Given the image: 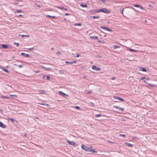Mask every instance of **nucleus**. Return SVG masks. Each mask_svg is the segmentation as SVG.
<instances>
[{
	"mask_svg": "<svg viewBox=\"0 0 157 157\" xmlns=\"http://www.w3.org/2000/svg\"><path fill=\"white\" fill-rule=\"evenodd\" d=\"M137 139V137L135 136H133L132 137V140H136Z\"/></svg>",
	"mask_w": 157,
	"mask_h": 157,
	"instance_id": "nucleus-39",
	"label": "nucleus"
},
{
	"mask_svg": "<svg viewBox=\"0 0 157 157\" xmlns=\"http://www.w3.org/2000/svg\"><path fill=\"white\" fill-rule=\"evenodd\" d=\"M124 10V8H123L121 10V13L122 14H123V11Z\"/></svg>",
	"mask_w": 157,
	"mask_h": 157,
	"instance_id": "nucleus-58",
	"label": "nucleus"
},
{
	"mask_svg": "<svg viewBox=\"0 0 157 157\" xmlns=\"http://www.w3.org/2000/svg\"><path fill=\"white\" fill-rule=\"evenodd\" d=\"M91 68L94 70L97 71H100L101 69L100 68L98 67H96L95 65H93L91 66Z\"/></svg>",
	"mask_w": 157,
	"mask_h": 157,
	"instance_id": "nucleus-3",
	"label": "nucleus"
},
{
	"mask_svg": "<svg viewBox=\"0 0 157 157\" xmlns=\"http://www.w3.org/2000/svg\"><path fill=\"white\" fill-rule=\"evenodd\" d=\"M89 105L92 107H94V104L91 102H89Z\"/></svg>",
	"mask_w": 157,
	"mask_h": 157,
	"instance_id": "nucleus-20",
	"label": "nucleus"
},
{
	"mask_svg": "<svg viewBox=\"0 0 157 157\" xmlns=\"http://www.w3.org/2000/svg\"><path fill=\"white\" fill-rule=\"evenodd\" d=\"M45 92H46L45 91H44L42 90H39V93L38 94H45Z\"/></svg>",
	"mask_w": 157,
	"mask_h": 157,
	"instance_id": "nucleus-18",
	"label": "nucleus"
},
{
	"mask_svg": "<svg viewBox=\"0 0 157 157\" xmlns=\"http://www.w3.org/2000/svg\"><path fill=\"white\" fill-rule=\"evenodd\" d=\"M99 12H101L106 13H110V11L109 10L105 8L101 9H99Z\"/></svg>",
	"mask_w": 157,
	"mask_h": 157,
	"instance_id": "nucleus-2",
	"label": "nucleus"
},
{
	"mask_svg": "<svg viewBox=\"0 0 157 157\" xmlns=\"http://www.w3.org/2000/svg\"><path fill=\"white\" fill-rule=\"evenodd\" d=\"M35 117V118H36V119H39V118H38V117Z\"/></svg>",
	"mask_w": 157,
	"mask_h": 157,
	"instance_id": "nucleus-62",
	"label": "nucleus"
},
{
	"mask_svg": "<svg viewBox=\"0 0 157 157\" xmlns=\"http://www.w3.org/2000/svg\"><path fill=\"white\" fill-rule=\"evenodd\" d=\"M46 75H44L43 76V78L44 79L45 78V77H46Z\"/></svg>",
	"mask_w": 157,
	"mask_h": 157,
	"instance_id": "nucleus-47",
	"label": "nucleus"
},
{
	"mask_svg": "<svg viewBox=\"0 0 157 157\" xmlns=\"http://www.w3.org/2000/svg\"><path fill=\"white\" fill-rule=\"evenodd\" d=\"M100 28L101 29H103L104 30H107L109 32H112L111 29H110L108 27H106L105 26H101Z\"/></svg>",
	"mask_w": 157,
	"mask_h": 157,
	"instance_id": "nucleus-4",
	"label": "nucleus"
},
{
	"mask_svg": "<svg viewBox=\"0 0 157 157\" xmlns=\"http://www.w3.org/2000/svg\"><path fill=\"white\" fill-rule=\"evenodd\" d=\"M51 50H52L54 49V48L53 47H52L51 48Z\"/></svg>",
	"mask_w": 157,
	"mask_h": 157,
	"instance_id": "nucleus-59",
	"label": "nucleus"
},
{
	"mask_svg": "<svg viewBox=\"0 0 157 157\" xmlns=\"http://www.w3.org/2000/svg\"><path fill=\"white\" fill-rule=\"evenodd\" d=\"M13 44L16 45L18 47L19 45V44L18 43H16V42H14L13 43Z\"/></svg>",
	"mask_w": 157,
	"mask_h": 157,
	"instance_id": "nucleus-29",
	"label": "nucleus"
},
{
	"mask_svg": "<svg viewBox=\"0 0 157 157\" xmlns=\"http://www.w3.org/2000/svg\"><path fill=\"white\" fill-rule=\"evenodd\" d=\"M97 41L98 42H100V43H101V40H100V39H97Z\"/></svg>",
	"mask_w": 157,
	"mask_h": 157,
	"instance_id": "nucleus-41",
	"label": "nucleus"
},
{
	"mask_svg": "<svg viewBox=\"0 0 157 157\" xmlns=\"http://www.w3.org/2000/svg\"><path fill=\"white\" fill-rule=\"evenodd\" d=\"M113 107L117 109H119V110L123 111L124 110V109L123 108L119 107L116 105H114Z\"/></svg>",
	"mask_w": 157,
	"mask_h": 157,
	"instance_id": "nucleus-11",
	"label": "nucleus"
},
{
	"mask_svg": "<svg viewBox=\"0 0 157 157\" xmlns=\"http://www.w3.org/2000/svg\"><path fill=\"white\" fill-rule=\"evenodd\" d=\"M86 77V76H83V78H85Z\"/></svg>",
	"mask_w": 157,
	"mask_h": 157,
	"instance_id": "nucleus-57",
	"label": "nucleus"
},
{
	"mask_svg": "<svg viewBox=\"0 0 157 157\" xmlns=\"http://www.w3.org/2000/svg\"><path fill=\"white\" fill-rule=\"evenodd\" d=\"M1 48H3V49H9L10 48L6 44H1Z\"/></svg>",
	"mask_w": 157,
	"mask_h": 157,
	"instance_id": "nucleus-6",
	"label": "nucleus"
},
{
	"mask_svg": "<svg viewBox=\"0 0 157 157\" xmlns=\"http://www.w3.org/2000/svg\"><path fill=\"white\" fill-rule=\"evenodd\" d=\"M139 8H140V9H141L142 10H144V8L143 7L140 6V7H139Z\"/></svg>",
	"mask_w": 157,
	"mask_h": 157,
	"instance_id": "nucleus-44",
	"label": "nucleus"
},
{
	"mask_svg": "<svg viewBox=\"0 0 157 157\" xmlns=\"http://www.w3.org/2000/svg\"><path fill=\"white\" fill-rule=\"evenodd\" d=\"M145 78L144 77H141V80L144 79H145Z\"/></svg>",
	"mask_w": 157,
	"mask_h": 157,
	"instance_id": "nucleus-56",
	"label": "nucleus"
},
{
	"mask_svg": "<svg viewBox=\"0 0 157 157\" xmlns=\"http://www.w3.org/2000/svg\"><path fill=\"white\" fill-rule=\"evenodd\" d=\"M29 50V51H33L34 49V48L33 47L31 48H29L28 49Z\"/></svg>",
	"mask_w": 157,
	"mask_h": 157,
	"instance_id": "nucleus-35",
	"label": "nucleus"
},
{
	"mask_svg": "<svg viewBox=\"0 0 157 157\" xmlns=\"http://www.w3.org/2000/svg\"><path fill=\"white\" fill-rule=\"evenodd\" d=\"M81 147L82 149H83L84 150L86 151L89 152H91L93 153H97V151H96L95 149H94L91 146L87 147L86 146H85L83 144H82L81 146Z\"/></svg>",
	"mask_w": 157,
	"mask_h": 157,
	"instance_id": "nucleus-1",
	"label": "nucleus"
},
{
	"mask_svg": "<svg viewBox=\"0 0 157 157\" xmlns=\"http://www.w3.org/2000/svg\"><path fill=\"white\" fill-rule=\"evenodd\" d=\"M77 62V61H72V64L73 63H76Z\"/></svg>",
	"mask_w": 157,
	"mask_h": 157,
	"instance_id": "nucleus-49",
	"label": "nucleus"
},
{
	"mask_svg": "<svg viewBox=\"0 0 157 157\" xmlns=\"http://www.w3.org/2000/svg\"><path fill=\"white\" fill-rule=\"evenodd\" d=\"M61 52L60 51H57L56 53V54L57 55H59L60 54Z\"/></svg>",
	"mask_w": 157,
	"mask_h": 157,
	"instance_id": "nucleus-33",
	"label": "nucleus"
},
{
	"mask_svg": "<svg viewBox=\"0 0 157 157\" xmlns=\"http://www.w3.org/2000/svg\"><path fill=\"white\" fill-rule=\"evenodd\" d=\"M119 136H123L124 137H125V136L124 134H119Z\"/></svg>",
	"mask_w": 157,
	"mask_h": 157,
	"instance_id": "nucleus-32",
	"label": "nucleus"
},
{
	"mask_svg": "<svg viewBox=\"0 0 157 157\" xmlns=\"http://www.w3.org/2000/svg\"><path fill=\"white\" fill-rule=\"evenodd\" d=\"M96 18L98 19L100 17L99 16H95Z\"/></svg>",
	"mask_w": 157,
	"mask_h": 157,
	"instance_id": "nucleus-52",
	"label": "nucleus"
},
{
	"mask_svg": "<svg viewBox=\"0 0 157 157\" xmlns=\"http://www.w3.org/2000/svg\"><path fill=\"white\" fill-rule=\"evenodd\" d=\"M40 67L42 69H43L45 70H47V71L51 69V68H47V67H45L44 66H41Z\"/></svg>",
	"mask_w": 157,
	"mask_h": 157,
	"instance_id": "nucleus-13",
	"label": "nucleus"
},
{
	"mask_svg": "<svg viewBox=\"0 0 157 157\" xmlns=\"http://www.w3.org/2000/svg\"><path fill=\"white\" fill-rule=\"evenodd\" d=\"M134 6L136 7H140V5H138L135 4L134 5Z\"/></svg>",
	"mask_w": 157,
	"mask_h": 157,
	"instance_id": "nucleus-34",
	"label": "nucleus"
},
{
	"mask_svg": "<svg viewBox=\"0 0 157 157\" xmlns=\"http://www.w3.org/2000/svg\"><path fill=\"white\" fill-rule=\"evenodd\" d=\"M90 37L91 39H98V37L97 36H90Z\"/></svg>",
	"mask_w": 157,
	"mask_h": 157,
	"instance_id": "nucleus-22",
	"label": "nucleus"
},
{
	"mask_svg": "<svg viewBox=\"0 0 157 157\" xmlns=\"http://www.w3.org/2000/svg\"><path fill=\"white\" fill-rule=\"evenodd\" d=\"M0 127L3 128H6V125H5L2 123L1 121H0Z\"/></svg>",
	"mask_w": 157,
	"mask_h": 157,
	"instance_id": "nucleus-12",
	"label": "nucleus"
},
{
	"mask_svg": "<svg viewBox=\"0 0 157 157\" xmlns=\"http://www.w3.org/2000/svg\"><path fill=\"white\" fill-rule=\"evenodd\" d=\"M102 115L101 114H96L95 115V117H102Z\"/></svg>",
	"mask_w": 157,
	"mask_h": 157,
	"instance_id": "nucleus-25",
	"label": "nucleus"
},
{
	"mask_svg": "<svg viewBox=\"0 0 157 157\" xmlns=\"http://www.w3.org/2000/svg\"><path fill=\"white\" fill-rule=\"evenodd\" d=\"M10 120L12 122H14L15 120L14 119H13V118H11L10 119Z\"/></svg>",
	"mask_w": 157,
	"mask_h": 157,
	"instance_id": "nucleus-40",
	"label": "nucleus"
},
{
	"mask_svg": "<svg viewBox=\"0 0 157 157\" xmlns=\"http://www.w3.org/2000/svg\"><path fill=\"white\" fill-rule=\"evenodd\" d=\"M22 16V15L21 14H20L19 15V17H21V16Z\"/></svg>",
	"mask_w": 157,
	"mask_h": 157,
	"instance_id": "nucleus-60",
	"label": "nucleus"
},
{
	"mask_svg": "<svg viewBox=\"0 0 157 157\" xmlns=\"http://www.w3.org/2000/svg\"><path fill=\"white\" fill-rule=\"evenodd\" d=\"M114 79V78H111V79H112V80H113V79Z\"/></svg>",
	"mask_w": 157,
	"mask_h": 157,
	"instance_id": "nucleus-63",
	"label": "nucleus"
},
{
	"mask_svg": "<svg viewBox=\"0 0 157 157\" xmlns=\"http://www.w3.org/2000/svg\"><path fill=\"white\" fill-rule=\"evenodd\" d=\"M59 73L60 74H63L64 73V71L63 70H60L59 71Z\"/></svg>",
	"mask_w": 157,
	"mask_h": 157,
	"instance_id": "nucleus-24",
	"label": "nucleus"
},
{
	"mask_svg": "<svg viewBox=\"0 0 157 157\" xmlns=\"http://www.w3.org/2000/svg\"><path fill=\"white\" fill-rule=\"evenodd\" d=\"M125 144L129 147H132L133 146V145L132 144H131L129 143H125Z\"/></svg>",
	"mask_w": 157,
	"mask_h": 157,
	"instance_id": "nucleus-16",
	"label": "nucleus"
},
{
	"mask_svg": "<svg viewBox=\"0 0 157 157\" xmlns=\"http://www.w3.org/2000/svg\"><path fill=\"white\" fill-rule=\"evenodd\" d=\"M46 16L47 17H50L53 18H56V17L55 16H51L49 15H47Z\"/></svg>",
	"mask_w": 157,
	"mask_h": 157,
	"instance_id": "nucleus-19",
	"label": "nucleus"
},
{
	"mask_svg": "<svg viewBox=\"0 0 157 157\" xmlns=\"http://www.w3.org/2000/svg\"><path fill=\"white\" fill-rule=\"evenodd\" d=\"M10 118H7V120H10Z\"/></svg>",
	"mask_w": 157,
	"mask_h": 157,
	"instance_id": "nucleus-61",
	"label": "nucleus"
},
{
	"mask_svg": "<svg viewBox=\"0 0 157 157\" xmlns=\"http://www.w3.org/2000/svg\"><path fill=\"white\" fill-rule=\"evenodd\" d=\"M22 12V11L21 10H17L15 11V12L16 13H21Z\"/></svg>",
	"mask_w": 157,
	"mask_h": 157,
	"instance_id": "nucleus-28",
	"label": "nucleus"
},
{
	"mask_svg": "<svg viewBox=\"0 0 157 157\" xmlns=\"http://www.w3.org/2000/svg\"><path fill=\"white\" fill-rule=\"evenodd\" d=\"M58 8L59 9H62V10L63 9L64 10H68V9L67 8H64V7H62V6H59V7H58Z\"/></svg>",
	"mask_w": 157,
	"mask_h": 157,
	"instance_id": "nucleus-15",
	"label": "nucleus"
},
{
	"mask_svg": "<svg viewBox=\"0 0 157 157\" xmlns=\"http://www.w3.org/2000/svg\"><path fill=\"white\" fill-rule=\"evenodd\" d=\"M1 97L2 98L8 99L10 98L7 96H5L3 95H2Z\"/></svg>",
	"mask_w": 157,
	"mask_h": 157,
	"instance_id": "nucleus-17",
	"label": "nucleus"
},
{
	"mask_svg": "<svg viewBox=\"0 0 157 157\" xmlns=\"http://www.w3.org/2000/svg\"><path fill=\"white\" fill-rule=\"evenodd\" d=\"M21 36L22 37H29V35H21Z\"/></svg>",
	"mask_w": 157,
	"mask_h": 157,
	"instance_id": "nucleus-27",
	"label": "nucleus"
},
{
	"mask_svg": "<svg viewBox=\"0 0 157 157\" xmlns=\"http://www.w3.org/2000/svg\"><path fill=\"white\" fill-rule=\"evenodd\" d=\"M21 55L22 56H24L25 57H30L29 55L27 54H25L24 53L22 52L21 53Z\"/></svg>",
	"mask_w": 157,
	"mask_h": 157,
	"instance_id": "nucleus-10",
	"label": "nucleus"
},
{
	"mask_svg": "<svg viewBox=\"0 0 157 157\" xmlns=\"http://www.w3.org/2000/svg\"><path fill=\"white\" fill-rule=\"evenodd\" d=\"M79 54H77L76 55V57H79Z\"/></svg>",
	"mask_w": 157,
	"mask_h": 157,
	"instance_id": "nucleus-55",
	"label": "nucleus"
},
{
	"mask_svg": "<svg viewBox=\"0 0 157 157\" xmlns=\"http://www.w3.org/2000/svg\"><path fill=\"white\" fill-rule=\"evenodd\" d=\"M10 96H15V95H10Z\"/></svg>",
	"mask_w": 157,
	"mask_h": 157,
	"instance_id": "nucleus-64",
	"label": "nucleus"
},
{
	"mask_svg": "<svg viewBox=\"0 0 157 157\" xmlns=\"http://www.w3.org/2000/svg\"><path fill=\"white\" fill-rule=\"evenodd\" d=\"M67 143L68 144L70 145H72L73 146L75 145L76 144V143L75 142H73V141H71L69 140H67Z\"/></svg>",
	"mask_w": 157,
	"mask_h": 157,
	"instance_id": "nucleus-5",
	"label": "nucleus"
},
{
	"mask_svg": "<svg viewBox=\"0 0 157 157\" xmlns=\"http://www.w3.org/2000/svg\"><path fill=\"white\" fill-rule=\"evenodd\" d=\"M40 104L41 105H47V106L48 105V104H44V103H43V104Z\"/></svg>",
	"mask_w": 157,
	"mask_h": 157,
	"instance_id": "nucleus-42",
	"label": "nucleus"
},
{
	"mask_svg": "<svg viewBox=\"0 0 157 157\" xmlns=\"http://www.w3.org/2000/svg\"><path fill=\"white\" fill-rule=\"evenodd\" d=\"M92 18H93V19H96L95 16H93L92 17Z\"/></svg>",
	"mask_w": 157,
	"mask_h": 157,
	"instance_id": "nucleus-51",
	"label": "nucleus"
},
{
	"mask_svg": "<svg viewBox=\"0 0 157 157\" xmlns=\"http://www.w3.org/2000/svg\"><path fill=\"white\" fill-rule=\"evenodd\" d=\"M80 6L81 7H87V5L86 4H81L80 5Z\"/></svg>",
	"mask_w": 157,
	"mask_h": 157,
	"instance_id": "nucleus-21",
	"label": "nucleus"
},
{
	"mask_svg": "<svg viewBox=\"0 0 157 157\" xmlns=\"http://www.w3.org/2000/svg\"><path fill=\"white\" fill-rule=\"evenodd\" d=\"M91 93H92V92L91 91H88L87 93V94H90Z\"/></svg>",
	"mask_w": 157,
	"mask_h": 157,
	"instance_id": "nucleus-53",
	"label": "nucleus"
},
{
	"mask_svg": "<svg viewBox=\"0 0 157 157\" xmlns=\"http://www.w3.org/2000/svg\"><path fill=\"white\" fill-rule=\"evenodd\" d=\"M101 1L102 2H103V3H105L106 2L105 0H101Z\"/></svg>",
	"mask_w": 157,
	"mask_h": 157,
	"instance_id": "nucleus-48",
	"label": "nucleus"
},
{
	"mask_svg": "<svg viewBox=\"0 0 157 157\" xmlns=\"http://www.w3.org/2000/svg\"><path fill=\"white\" fill-rule=\"evenodd\" d=\"M119 47L117 45H114L113 46V48L115 49H116L117 48H119Z\"/></svg>",
	"mask_w": 157,
	"mask_h": 157,
	"instance_id": "nucleus-26",
	"label": "nucleus"
},
{
	"mask_svg": "<svg viewBox=\"0 0 157 157\" xmlns=\"http://www.w3.org/2000/svg\"><path fill=\"white\" fill-rule=\"evenodd\" d=\"M75 25H77L78 26H80L81 25V23H78L75 24Z\"/></svg>",
	"mask_w": 157,
	"mask_h": 157,
	"instance_id": "nucleus-31",
	"label": "nucleus"
},
{
	"mask_svg": "<svg viewBox=\"0 0 157 157\" xmlns=\"http://www.w3.org/2000/svg\"><path fill=\"white\" fill-rule=\"evenodd\" d=\"M40 72V71L38 70V71H35V73H39Z\"/></svg>",
	"mask_w": 157,
	"mask_h": 157,
	"instance_id": "nucleus-50",
	"label": "nucleus"
},
{
	"mask_svg": "<svg viewBox=\"0 0 157 157\" xmlns=\"http://www.w3.org/2000/svg\"><path fill=\"white\" fill-rule=\"evenodd\" d=\"M129 51L133 52H136L137 51L136 50H134L132 48H129Z\"/></svg>",
	"mask_w": 157,
	"mask_h": 157,
	"instance_id": "nucleus-23",
	"label": "nucleus"
},
{
	"mask_svg": "<svg viewBox=\"0 0 157 157\" xmlns=\"http://www.w3.org/2000/svg\"><path fill=\"white\" fill-rule=\"evenodd\" d=\"M113 98L114 99H117L119 100L120 101H124V100L123 99H122L120 97H117V96H113Z\"/></svg>",
	"mask_w": 157,
	"mask_h": 157,
	"instance_id": "nucleus-7",
	"label": "nucleus"
},
{
	"mask_svg": "<svg viewBox=\"0 0 157 157\" xmlns=\"http://www.w3.org/2000/svg\"><path fill=\"white\" fill-rule=\"evenodd\" d=\"M22 67H23V65H21H21H18V67H19V68H20Z\"/></svg>",
	"mask_w": 157,
	"mask_h": 157,
	"instance_id": "nucleus-43",
	"label": "nucleus"
},
{
	"mask_svg": "<svg viewBox=\"0 0 157 157\" xmlns=\"http://www.w3.org/2000/svg\"><path fill=\"white\" fill-rule=\"evenodd\" d=\"M70 15V14L69 13H65V15Z\"/></svg>",
	"mask_w": 157,
	"mask_h": 157,
	"instance_id": "nucleus-54",
	"label": "nucleus"
},
{
	"mask_svg": "<svg viewBox=\"0 0 157 157\" xmlns=\"http://www.w3.org/2000/svg\"><path fill=\"white\" fill-rule=\"evenodd\" d=\"M107 142H108L109 143H112V144L114 143V142L110 141L109 140H108Z\"/></svg>",
	"mask_w": 157,
	"mask_h": 157,
	"instance_id": "nucleus-45",
	"label": "nucleus"
},
{
	"mask_svg": "<svg viewBox=\"0 0 157 157\" xmlns=\"http://www.w3.org/2000/svg\"><path fill=\"white\" fill-rule=\"evenodd\" d=\"M99 9H95L94 10H90V12L94 13H98L99 12Z\"/></svg>",
	"mask_w": 157,
	"mask_h": 157,
	"instance_id": "nucleus-8",
	"label": "nucleus"
},
{
	"mask_svg": "<svg viewBox=\"0 0 157 157\" xmlns=\"http://www.w3.org/2000/svg\"><path fill=\"white\" fill-rule=\"evenodd\" d=\"M46 78L47 80H48L50 78V77L48 75H46Z\"/></svg>",
	"mask_w": 157,
	"mask_h": 157,
	"instance_id": "nucleus-38",
	"label": "nucleus"
},
{
	"mask_svg": "<svg viewBox=\"0 0 157 157\" xmlns=\"http://www.w3.org/2000/svg\"><path fill=\"white\" fill-rule=\"evenodd\" d=\"M65 63H68L69 64H72V62L66 61V62H65Z\"/></svg>",
	"mask_w": 157,
	"mask_h": 157,
	"instance_id": "nucleus-36",
	"label": "nucleus"
},
{
	"mask_svg": "<svg viewBox=\"0 0 157 157\" xmlns=\"http://www.w3.org/2000/svg\"><path fill=\"white\" fill-rule=\"evenodd\" d=\"M59 94L63 96H64L66 95L64 93H63V92L60 91L59 92Z\"/></svg>",
	"mask_w": 157,
	"mask_h": 157,
	"instance_id": "nucleus-14",
	"label": "nucleus"
},
{
	"mask_svg": "<svg viewBox=\"0 0 157 157\" xmlns=\"http://www.w3.org/2000/svg\"><path fill=\"white\" fill-rule=\"evenodd\" d=\"M75 108L77 109H79L80 108V107L78 106H75Z\"/></svg>",
	"mask_w": 157,
	"mask_h": 157,
	"instance_id": "nucleus-37",
	"label": "nucleus"
},
{
	"mask_svg": "<svg viewBox=\"0 0 157 157\" xmlns=\"http://www.w3.org/2000/svg\"><path fill=\"white\" fill-rule=\"evenodd\" d=\"M0 68L6 73H9V72L8 70L5 68L3 67H2L1 65H0Z\"/></svg>",
	"mask_w": 157,
	"mask_h": 157,
	"instance_id": "nucleus-9",
	"label": "nucleus"
},
{
	"mask_svg": "<svg viewBox=\"0 0 157 157\" xmlns=\"http://www.w3.org/2000/svg\"><path fill=\"white\" fill-rule=\"evenodd\" d=\"M141 70L144 72H145L146 71V69H145L144 68H143V67H142Z\"/></svg>",
	"mask_w": 157,
	"mask_h": 157,
	"instance_id": "nucleus-30",
	"label": "nucleus"
},
{
	"mask_svg": "<svg viewBox=\"0 0 157 157\" xmlns=\"http://www.w3.org/2000/svg\"><path fill=\"white\" fill-rule=\"evenodd\" d=\"M148 7L149 8H152L153 7V6H152L151 4H149L148 5Z\"/></svg>",
	"mask_w": 157,
	"mask_h": 157,
	"instance_id": "nucleus-46",
	"label": "nucleus"
}]
</instances>
